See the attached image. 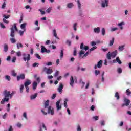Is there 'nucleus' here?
Instances as JSON below:
<instances>
[{
  "instance_id": "f257e3e1",
  "label": "nucleus",
  "mask_w": 131,
  "mask_h": 131,
  "mask_svg": "<svg viewBox=\"0 0 131 131\" xmlns=\"http://www.w3.org/2000/svg\"><path fill=\"white\" fill-rule=\"evenodd\" d=\"M50 104V101L49 100H47L45 102V109L48 108V113L51 114V115H54L55 114V112L54 111V108L52 107L51 106H49Z\"/></svg>"
},
{
  "instance_id": "f03ea898",
  "label": "nucleus",
  "mask_w": 131,
  "mask_h": 131,
  "mask_svg": "<svg viewBox=\"0 0 131 131\" xmlns=\"http://www.w3.org/2000/svg\"><path fill=\"white\" fill-rule=\"evenodd\" d=\"M117 50H115L112 52H108V53L106 54V58L108 60H111L112 59H114L116 56H117Z\"/></svg>"
},
{
  "instance_id": "7ed1b4c3",
  "label": "nucleus",
  "mask_w": 131,
  "mask_h": 131,
  "mask_svg": "<svg viewBox=\"0 0 131 131\" xmlns=\"http://www.w3.org/2000/svg\"><path fill=\"white\" fill-rule=\"evenodd\" d=\"M84 47V44L83 43H81L80 46V48L81 49L80 53H79V57H81V56L82 55H83V54H84V53H85V51H88V50H89V46H85Z\"/></svg>"
},
{
  "instance_id": "20e7f679",
  "label": "nucleus",
  "mask_w": 131,
  "mask_h": 131,
  "mask_svg": "<svg viewBox=\"0 0 131 131\" xmlns=\"http://www.w3.org/2000/svg\"><path fill=\"white\" fill-rule=\"evenodd\" d=\"M15 31H18V29H17V26H16V24H14V27H12L11 28L10 36L11 37H15Z\"/></svg>"
},
{
  "instance_id": "39448f33",
  "label": "nucleus",
  "mask_w": 131,
  "mask_h": 131,
  "mask_svg": "<svg viewBox=\"0 0 131 131\" xmlns=\"http://www.w3.org/2000/svg\"><path fill=\"white\" fill-rule=\"evenodd\" d=\"M101 8H105L109 6V0H101Z\"/></svg>"
},
{
  "instance_id": "423d86ee",
  "label": "nucleus",
  "mask_w": 131,
  "mask_h": 131,
  "mask_svg": "<svg viewBox=\"0 0 131 131\" xmlns=\"http://www.w3.org/2000/svg\"><path fill=\"white\" fill-rule=\"evenodd\" d=\"M123 102L124 103L122 104V107H124V106H129V104H130V100L126 97L124 98Z\"/></svg>"
},
{
  "instance_id": "0eeeda50",
  "label": "nucleus",
  "mask_w": 131,
  "mask_h": 131,
  "mask_svg": "<svg viewBox=\"0 0 131 131\" xmlns=\"http://www.w3.org/2000/svg\"><path fill=\"white\" fill-rule=\"evenodd\" d=\"M74 81L77 82V79H76V77L71 76L70 78V84L72 88H73V84L74 83Z\"/></svg>"
},
{
  "instance_id": "6e6552de",
  "label": "nucleus",
  "mask_w": 131,
  "mask_h": 131,
  "mask_svg": "<svg viewBox=\"0 0 131 131\" xmlns=\"http://www.w3.org/2000/svg\"><path fill=\"white\" fill-rule=\"evenodd\" d=\"M24 61H30V54H23Z\"/></svg>"
},
{
  "instance_id": "1a4fd4ad",
  "label": "nucleus",
  "mask_w": 131,
  "mask_h": 131,
  "mask_svg": "<svg viewBox=\"0 0 131 131\" xmlns=\"http://www.w3.org/2000/svg\"><path fill=\"white\" fill-rule=\"evenodd\" d=\"M124 25H125V23L124 21H121L117 24V26H118L120 30H123V26H124Z\"/></svg>"
},
{
  "instance_id": "9d476101",
  "label": "nucleus",
  "mask_w": 131,
  "mask_h": 131,
  "mask_svg": "<svg viewBox=\"0 0 131 131\" xmlns=\"http://www.w3.org/2000/svg\"><path fill=\"white\" fill-rule=\"evenodd\" d=\"M51 51L47 50L46 47L43 46H41V53H50Z\"/></svg>"
},
{
  "instance_id": "9b49d317",
  "label": "nucleus",
  "mask_w": 131,
  "mask_h": 131,
  "mask_svg": "<svg viewBox=\"0 0 131 131\" xmlns=\"http://www.w3.org/2000/svg\"><path fill=\"white\" fill-rule=\"evenodd\" d=\"M9 100H10V98H7V97H5L1 101V105H4V104H5V103H6V102H9Z\"/></svg>"
},
{
  "instance_id": "f8f14e48",
  "label": "nucleus",
  "mask_w": 131,
  "mask_h": 131,
  "mask_svg": "<svg viewBox=\"0 0 131 131\" xmlns=\"http://www.w3.org/2000/svg\"><path fill=\"white\" fill-rule=\"evenodd\" d=\"M63 88H64V86L62 84H60L58 87V88L57 89V91L58 92H59V93L60 94H61L62 93V92H63Z\"/></svg>"
},
{
  "instance_id": "ddd939ff",
  "label": "nucleus",
  "mask_w": 131,
  "mask_h": 131,
  "mask_svg": "<svg viewBox=\"0 0 131 131\" xmlns=\"http://www.w3.org/2000/svg\"><path fill=\"white\" fill-rule=\"evenodd\" d=\"M60 100L57 101L56 102V109L58 111L61 110V109H62V106L60 105Z\"/></svg>"
},
{
  "instance_id": "4468645a",
  "label": "nucleus",
  "mask_w": 131,
  "mask_h": 131,
  "mask_svg": "<svg viewBox=\"0 0 131 131\" xmlns=\"http://www.w3.org/2000/svg\"><path fill=\"white\" fill-rule=\"evenodd\" d=\"M100 31H101V28L100 27L95 28L93 29V31L94 33H97V34H99V33H100Z\"/></svg>"
},
{
  "instance_id": "2eb2a0df",
  "label": "nucleus",
  "mask_w": 131,
  "mask_h": 131,
  "mask_svg": "<svg viewBox=\"0 0 131 131\" xmlns=\"http://www.w3.org/2000/svg\"><path fill=\"white\" fill-rule=\"evenodd\" d=\"M10 94L11 92L10 91H7V90L4 91V95L5 98H9L10 97Z\"/></svg>"
},
{
  "instance_id": "dca6fc26",
  "label": "nucleus",
  "mask_w": 131,
  "mask_h": 131,
  "mask_svg": "<svg viewBox=\"0 0 131 131\" xmlns=\"http://www.w3.org/2000/svg\"><path fill=\"white\" fill-rule=\"evenodd\" d=\"M37 95H38V94L37 93H35V94L31 95L30 99L31 100H35V99L36 98V97H37Z\"/></svg>"
},
{
  "instance_id": "f3484780",
  "label": "nucleus",
  "mask_w": 131,
  "mask_h": 131,
  "mask_svg": "<svg viewBox=\"0 0 131 131\" xmlns=\"http://www.w3.org/2000/svg\"><path fill=\"white\" fill-rule=\"evenodd\" d=\"M30 84H31V81H30V80L28 79L24 83V85L25 87H27L28 86V85H30Z\"/></svg>"
},
{
  "instance_id": "a211bd4d",
  "label": "nucleus",
  "mask_w": 131,
  "mask_h": 131,
  "mask_svg": "<svg viewBox=\"0 0 131 131\" xmlns=\"http://www.w3.org/2000/svg\"><path fill=\"white\" fill-rule=\"evenodd\" d=\"M17 78L18 81H19V80H20V79H25V75H24V74H21L19 76H18L17 77Z\"/></svg>"
},
{
  "instance_id": "6ab92c4d",
  "label": "nucleus",
  "mask_w": 131,
  "mask_h": 131,
  "mask_svg": "<svg viewBox=\"0 0 131 131\" xmlns=\"http://www.w3.org/2000/svg\"><path fill=\"white\" fill-rule=\"evenodd\" d=\"M77 25H78V24L77 23H74V24H73L72 27L74 31H76V30H77Z\"/></svg>"
},
{
  "instance_id": "aec40b11",
  "label": "nucleus",
  "mask_w": 131,
  "mask_h": 131,
  "mask_svg": "<svg viewBox=\"0 0 131 131\" xmlns=\"http://www.w3.org/2000/svg\"><path fill=\"white\" fill-rule=\"evenodd\" d=\"M27 25V23H24L20 25V28L24 30V29H26V26Z\"/></svg>"
},
{
  "instance_id": "412c9836",
  "label": "nucleus",
  "mask_w": 131,
  "mask_h": 131,
  "mask_svg": "<svg viewBox=\"0 0 131 131\" xmlns=\"http://www.w3.org/2000/svg\"><path fill=\"white\" fill-rule=\"evenodd\" d=\"M74 6V5L73 4V3H68L67 5V7L68 9H71V8H73Z\"/></svg>"
},
{
  "instance_id": "4be33fe9",
  "label": "nucleus",
  "mask_w": 131,
  "mask_h": 131,
  "mask_svg": "<svg viewBox=\"0 0 131 131\" xmlns=\"http://www.w3.org/2000/svg\"><path fill=\"white\" fill-rule=\"evenodd\" d=\"M103 64V60H100L97 63V68H101L102 67V65Z\"/></svg>"
},
{
  "instance_id": "5701e85b",
  "label": "nucleus",
  "mask_w": 131,
  "mask_h": 131,
  "mask_svg": "<svg viewBox=\"0 0 131 131\" xmlns=\"http://www.w3.org/2000/svg\"><path fill=\"white\" fill-rule=\"evenodd\" d=\"M69 100H68V98H65L64 99V103H63V105H64V106L65 107V108H67L68 107V105H67V102H68Z\"/></svg>"
},
{
  "instance_id": "b1692460",
  "label": "nucleus",
  "mask_w": 131,
  "mask_h": 131,
  "mask_svg": "<svg viewBox=\"0 0 131 131\" xmlns=\"http://www.w3.org/2000/svg\"><path fill=\"white\" fill-rule=\"evenodd\" d=\"M53 36H55V38L59 39V37L57 36V32H56V30L54 29L53 30Z\"/></svg>"
},
{
  "instance_id": "393cba45",
  "label": "nucleus",
  "mask_w": 131,
  "mask_h": 131,
  "mask_svg": "<svg viewBox=\"0 0 131 131\" xmlns=\"http://www.w3.org/2000/svg\"><path fill=\"white\" fill-rule=\"evenodd\" d=\"M77 4L78 9L79 10H80V9H81V3H80V0H77Z\"/></svg>"
},
{
  "instance_id": "a878e982",
  "label": "nucleus",
  "mask_w": 131,
  "mask_h": 131,
  "mask_svg": "<svg viewBox=\"0 0 131 131\" xmlns=\"http://www.w3.org/2000/svg\"><path fill=\"white\" fill-rule=\"evenodd\" d=\"M46 73L47 74H51V73H53V70L51 69H47Z\"/></svg>"
},
{
  "instance_id": "bb28decb",
  "label": "nucleus",
  "mask_w": 131,
  "mask_h": 131,
  "mask_svg": "<svg viewBox=\"0 0 131 131\" xmlns=\"http://www.w3.org/2000/svg\"><path fill=\"white\" fill-rule=\"evenodd\" d=\"M37 87V82L36 81H34L33 83V90H35Z\"/></svg>"
},
{
  "instance_id": "cd10ccee",
  "label": "nucleus",
  "mask_w": 131,
  "mask_h": 131,
  "mask_svg": "<svg viewBox=\"0 0 131 131\" xmlns=\"http://www.w3.org/2000/svg\"><path fill=\"white\" fill-rule=\"evenodd\" d=\"M26 31V29H24L23 31L19 30V34L20 35V36H23V34H24V33Z\"/></svg>"
},
{
  "instance_id": "c85d7f7f",
  "label": "nucleus",
  "mask_w": 131,
  "mask_h": 131,
  "mask_svg": "<svg viewBox=\"0 0 131 131\" xmlns=\"http://www.w3.org/2000/svg\"><path fill=\"white\" fill-rule=\"evenodd\" d=\"M8 49L9 47L8 46V45L4 44V52H5V53H7V52H8Z\"/></svg>"
},
{
  "instance_id": "c756f323",
  "label": "nucleus",
  "mask_w": 131,
  "mask_h": 131,
  "mask_svg": "<svg viewBox=\"0 0 131 131\" xmlns=\"http://www.w3.org/2000/svg\"><path fill=\"white\" fill-rule=\"evenodd\" d=\"M114 43V38H112V39L110 41L109 46L111 47L112 46H113Z\"/></svg>"
},
{
  "instance_id": "7c9ffc66",
  "label": "nucleus",
  "mask_w": 131,
  "mask_h": 131,
  "mask_svg": "<svg viewBox=\"0 0 131 131\" xmlns=\"http://www.w3.org/2000/svg\"><path fill=\"white\" fill-rule=\"evenodd\" d=\"M105 32H106V30L105 29V28H103L101 29V33L103 36H105Z\"/></svg>"
},
{
  "instance_id": "2f4dec72",
  "label": "nucleus",
  "mask_w": 131,
  "mask_h": 131,
  "mask_svg": "<svg viewBox=\"0 0 131 131\" xmlns=\"http://www.w3.org/2000/svg\"><path fill=\"white\" fill-rule=\"evenodd\" d=\"M123 50H124V46L122 45L119 47V51H120V52H122Z\"/></svg>"
},
{
  "instance_id": "473e14b6",
  "label": "nucleus",
  "mask_w": 131,
  "mask_h": 131,
  "mask_svg": "<svg viewBox=\"0 0 131 131\" xmlns=\"http://www.w3.org/2000/svg\"><path fill=\"white\" fill-rule=\"evenodd\" d=\"M5 78L6 80H8V81H10V80H11V76L9 75H6L5 76Z\"/></svg>"
},
{
  "instance_id": "72a5a7b5",
  "label": "nucleus",
  "mask_w": 131,
  "mask_h": 131,
  "mask_svg": "<svg viewBox=\"0 0 131 131\" xmlns=\"http://www.w3.org/2000/svg\"><path fill=\"white\" fill-rule=\"evenodd\" d=\"M117 72H118V73H119V74H121V73H122V69H121V68H118L117 69Z\"/></svg>"
},
{
  "instance_id": "f704fd0d",
  "label": "nucleus",
  "mask_w": 131,
  "mask_h": 131,
  "mask_svg": "<svg viewBox=\"0 0 131 131\" xmlns=\"http://www.w3.org/2000/svg\"><path fill=\"white\" fill-rule=\"evenodd\" d=\"M116 59L117 62L118 63V64H119L120 65L122 63V62H121V60H120V59H119V57H116Z\"/></svg>"
},
{
  "instance_id": "c9c22d12",
  "label": "nucleus",
  "mask_w": 131,
  "mask_h": 131,
  "mask_svg": "<svg viewBox=\"0 0 131 131\" xmlns=\"http://www.w3.org/2000/svg\"><path fill=\"white\" fill-rule=\"evenodd\" d=\"M10 41H11V43H15L16 39H15V38H14V37L11 38Z\"/></svg>"
},
{
  "instance_id": "e433bc0d",
  "label": "nucleus",
  "mask_w": 131,
  "mask_h": 131,
  "mask_svg": "<svg viewBox=\"0 0 131 131\" xmlns=\"http://www.w3.org/2000/svg\"><path fill=\"white\" fill-rule=\"evenodd\" d=\"M126 94L127 96H130V95H131V92H130V91H129V89H128L126 90Z\"/></svg>"
},
{
  "instance_id": "4c0bfd02",
  "label": "nucleus",
  "mask_w": 131,
  "mask_h": 131,
  "mask_svg": "<svg viewBox=\"0 0 131 131\" xmlns=\"http://www.w3.org/2000/svg\"><path fill=\"white\" fill-rule=\"evenodd\" d=\"M20 48H23V45L21 43H18L17 44V48L19 49Z\"/></svg>"
},
{
  "instance_id": "58836bf2",
  "label": "nucleus",
  "mask_w": 131,
  "mask_h": 131,
  "mask_svg": "<svg viewBox=\"0 0 131 131\" xmlns=\"http://www.w3.org/2000/svg\"><path fill=\"white\" fill-rule=\"evenodd\" d=\"M52 11V7H49L47 10H46V13L47 14H50L51 12Z\"/></svg>"
},
{
  "instance_id": "ea45409f",
  "label": "nucleus",
  "mask_w": 131,
  "mask_h": 131,
  "mask_svg": "<svg viewBox=\"0 0 131 131\" xmlns=\"http://www.w3.org/2000/svg\"><path fill=\"white\" fill-rule=\"evenodd\" d=\"M115 97L116 98L117 100H119V94L118 92H116Z\"/></svg>"
},
{
  "instance_id": "a19ab883",
  "label": "nucleus",
  "mask_w": 131,
  "mask_h": 131,
  "mask_svg": "<svg viewBox=\"0 0 131 131\" xmlns=\"http://www.w3.org/2000/svg\"><path fill=\"white\" fill-rule=\"evenodd\" d=\"M23 116L24 118H25V119H28V118H27V113L24 112L23 114Z\"/></svg>"
},
{
  "instance_id": "79ce46f5",
  "label": "nucleus",
  "mask_w": 131,
  "mask_h": 131,
  "mask_svg": "<svg viewBox=\"0 0 131 131\" xmlns=\"http://www.w3.org/2000/svg\"><path fill=\"white\" fill-rule=\"evenodd\" d=\"M95 75H96V76H97L99 75V74H100V73H101V71H100L98 70H95Z\"/></svg>"
},
{
  "instance_id": "37998d69",
  "label": "nucleus",
  "mask_w": 131,
  "mask_h": 131,
  "mask_svg": "<svg viewBox=\"0 0 131 131\" xmlns=\"http://www.w3.org/2000/svg\"><path fill=\"white\" fill-rule=\"evenodd\" d=\"M63 57H64V52L63 51V50H61L60 52V60H62V59H63Z\"/></svg>"
},
{
  "instance_id": "c03bdc74",
  "label": "nucleus",
  "mask_w": 131,
  "mask_h": 131,
  "mask_svg": "<svg viewBox=\"0 0 131 131\" xmlns=\"http://www.w3.org/2000/svg\"><path fill=\"white\" fill-rule=\"evenodd\" d=\"M116 30H118V28L115 27L111 28V31H112V32H113V31H116Z\"/></svg>"
},
{
  "instance_id": "a18cd8bd",
  "label": "nucleus",
  "mask_w": 131,
  "mask_h": 131,
  "mask_svg": "<svg viewBox=\"0 0 131 131\" xmlns=\"http://www.w3.org/2000/svg\"><path fill=\"white\" fill-rule=\"evenodd\" d=\"M24 89V85H20V92L23 93V90Z\"/></svg>"
},
{
  "instance_id": "49530a36",
  "label": "nucleus",
  "mask_w": 131,
  "mask_h": 131,
  "mask_svg": "<svg viewBox=\"0 0 131 131\" xmlns=\"http://www.w3.org/2000/svg\"><path fill=\"white\" fill-rule=\"evenodd\" d=\"M77 131H81V127H80V125H77Z\"/></svg>"
},
{
  "instance_id": "de8ad7c7",
  "label": "nucleus",
  "mask_w": 131,
  "mask_h": 131,
  "mask_svg": "<svg viewBox=\"0 0 131 131\" xmlns=\"http://www.w3.org/2000/svg\"><path fill=\"white\" fill-rule=\"evenodd\" d=\"M11 75H12V76H17V73L15 72V71H12Z\"/></svg>"
},
{
  "instance_id": "09e8293b",
  "label": "nucleus",
  "mask_w": 131,
  "mask_h": 131,
  "mask_svg": "<svg viewBox=\"0 0 131 131\" xmlns=\"http://www.w3.org/2000/svg\"><path fill=\"white\" fill-rule=\"evenodd\" d=\"M39 65V63L35 62L33 64L32 67H38Z\"/></svg>"
},
{
  "instance_id": "8fccbe9b",
  "label": "nucleus",
  "mask_w": 131,
  "mask_h": 131,
  "mask_svg": "<svg viewBox=\"0 0 131 131\" xmlns=\"http://www.w3.org/2000/svg\"><path fill=\"white\" fill-rule=\"evenodd\" d=\"M16 60H17V57L16 56L13 57L12 60V63H15L16 62Z\"/></svg>"
},
{
  "instance_id": "3c124183",
  "label": "nucleus",
  "mask_w": 131,
  "mask_h": 131,
  "mask_svg": "<svg viewBox=\"0 0 131 131\" xmlns=\"http://www.w3.org/2000/svg\"><path fill=\"white\" fill-rule=\"evenodd\" d=\"M97 49V46H94L93 48L90 49V52H93V51H94V50H96Z\"/></svg>"
},
{
  "instance_id": "603ef678",
  "label": "nucleus",
  "mask_w": 131,
  "mask_h": 131,
  "mask_svg": "<svg viewBox=\"0 0 131 131\" xmlns=\"http://www.w3.org/2000/svg\"><path fill=\"white\" fill-rule=\"evenodd\" d=\"M66 43L67 45H68V46H71V41H70V40H67L66 41Z\"/></svg>"
},
{
  "instance_id": "864d4df0",
  "label": "nucleus",
  "mask_w": 131,
  "mask_h": 131,
  "mask_svg": "<svg viewBox=\"0 0 131 131\" xmlns=\"http://www.w3.org/2000/svg\"><path fill=\"white\" fill-rule=\"evenodd\" d=\"M21 55L22 53L20 51L16 52V55L18 56V57H21Z\"/></svg>"
},
{
  "instance_id": "5fc2aeb1",
  "label": "nucleus",
  "mask_w": 131,
  "mask_h": 131,
  "mask_svg": "<svg viewBox=\"0 0 131 131\" xmlns=\"http://www.w3.org/2000/svg\"><path fill=\"white\" fill-rule=\"evenodd\" d=\"M93 119H94V120H99V116H94L93 117Z\"/></svg>"
},
{
  "instance_id": "6e6d98bb",
  "label": "nucleus",
  "mask_w": 131,
  "mask_h": 131,
  "mask_svg": "<svg viewBox=\"0 0 131 131\" xmlns=\"http://www.w3.org/2000/svg\"><path fill=\"white\" fill-rule=\"evenodd\" d=\"M0 26L1 27V28H3V29H4L5 28H6V26H5L4 25V24L0 23Z\"/></svg>"
},
{
  "instance_id": "4d7b16f0",
  "label": "nucleus",
  "mask_w": 131,
  "mask_h": 131,
  "mask_svg": "<svg viewBox=\"0 0 131 131\" xmlns=\"http://www.w3.org/2000/svg\"><path fill=\"white\" fill-rule=\"evenodd\" d=\"M60 73V72L57 71L54 74V77H56V76H58L59 75V74Z\"/></svg>"
},
{
  "instance_id": "13d9d810",
  "label": "nucleus",
  "mask_w": 131,
  "mask_h": 131,
  "mask_svg": "<svg viewBox=\"0 0 131 131\" xmlns=\"http://www.w3.org/2000/svg\"><path fill=\"white\" fill-rule=\"evenodd\" d=\"M57 97V94H53L52 97H51V99H52L53 100H54V99H55L56 97Z\"/></svg>"
},
{
  "instance_id": "bf43d9fd",
  "label": "nucleus",
  "mask_w": 131,
  "mask_h": 131,
  "mask_svg": "<svg viewBox=\"0 0 131 131\" xmlns=\"http://www.w3.org/2000/svg\"><path fill=\"white\" fill-rule=\"evenodd\" d=\"M53 124H54V125H56L57 126V125H58V124H59V121H55L53 122Z\"/></svg>"
},
{
  "instance_id": "052dcab7",
  "label": "nucleus",
  "mask_w": 131,
  "mask_h": 131,
  "mask_svg": "<svg viewBox=\"0 0 131 131\" xmlns=\"http://www.w3.org/2000/svg\"><path fill=\"white\" fill-rule=\"evenodd\" d=\"M35 57H36V58H37V59H39V60H40V59H41V57H40V56H39V55H38V54H36Z\"/></svg>"
},
{
  "instance_id": "680f3d73",
  "label": "nucleus",
  "mask_w": 131,
  "mask_h": 131,
  "mask_svg": "<svg viewBox=\"0 0 131 131\" xmlns=\"http://www.w3.org/2000/svg\"><path fill=\"white\" fill-rule=\"evenodd\" d=\"M42 126L43 128L45 129V130H47V127L46 126V125H45V123H43L42 124Z\"/></svg>"
},
{
  "instance_id": "e2e57ef3",
  "label": "nucleus",
  "mask_w": 131,
  "mask_h": 131,
  "mask_svg": "<svg viewBox=\"0 0 131 131\" xmlns=\"http://www.w3.org/2000/svg\"><path fill=\"white\" fill-rule=\"evenodd\" d=\"M16 126H17V127H21V126H22V124L20 123H17L16 124Z\"/></svg>"
},
{
  "instance_id": "0e129e2a",
  "label": "nucleus",
  "mask_w": 131,
  "mask_h": 131,
  "mask_svg": "<svg viewBox=\"0 0 131 131\" xmlns=\"http://www.w3.org/2000/svg\"><path fill=\"white\" fill-rule=\"evenodd\" d=\"M96 45H97V43L95 41H93L91 42V45L92 47H95V46H96Z\"/></svg>"
},
{
  "instance_id": "69168bd1",
  "label": "nucleus",
  "mask_w": 131,
  "mask_h": 131,
  "mask_svg": "<svg viewBox=\"0 0 131 131\" xmlns=\"http://www.w3.org/2000/svg\"><path fill=\"white\" fill-rule=\"evenodd\" d=\"M5 8H6V3L5 2H4L2 6V9H5Z\"/></svg>"
},
{
  "instance_id": "338daca9",
  "label": "nucleus",
  "mask_w": 131,
  "mask_h": 131,
  "mask_svg": "<svg viewBox=\"0 0 131 131\" xmlns=\"http://www.w3.org/2000/svg\"><path fill=\"white\" fill-rule=\"evenodd\" d=\"M101 125L102 126L105 125V121L102 120L101 121Z\"/></svg>"
},
{
  "instance_id": "774afa93",
  "label": "nucleus",
  "mask_w": 131,
  "mask_h": 131,
  "mask_svg": "<svg viewBox=\"0 0 131 131\" xmlns=\"http://www.w3.org/2000/svg\"><path fill=\"white\" fill-rule=\"evenodd\" d=\"M8 131H13V127L12 126H10Z\"/></svg>"
}]
</instances>
